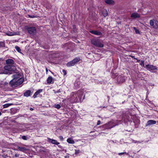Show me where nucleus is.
<instances>
[{
    "label": "nucleus",
    "mask_w": 158,
    "mask_h": 158,
    "mask_svg": "<svg viewBox=\"0 0 158 158\" xmlns=\"http://www.w3.org/2000/svg\"><path fill=\"white\" fill-rule=\"evenodd\" d=\"M12 104L11 103H6L5 104H4L3 105V108H7L10 106L12 105Z\"/></svg>",
    "instance_id": "b1692460"
},
{
    "label": "nucleus",
    "mask_w": 158,
    "mask_h": 158,
    "mask_svg": "<svg viewBox=\"0 0 158 158\" xmlns=\"http://www.w3.org/2000/svg\"><path fill=\"white\" fill-rule=\"evenodd\" d=\"M105 2L106 4L109 5H113L114 3V2L112 0H106Z\"/></svg>",
    "instance_id": "aec40b11"
},
{
    "label": "nucleus",
    "mask_w": 158,
    "mask_h": 158,
    "mask_svg": "<svg viewBox=\"0 0 158 158\" xmlns=\"http://www.w3.org/2000/svg\"><path fill=\"white\" fill-rule=\"evenodd\" d=\"M2 64L3 60L2 58H0V74H11V72L15 69V66L10 65H6L2 68Z\"/></svg>",
    "instance_id": "20e7f679"
},
{
    "label": "nucleus",
    "mask_w": 158,
    "mask_h": 158,
    "mask_svg": "<svg viewBox=\"0 0 158 158\" xmlns=\"http://www.w3.org/2000/svg\"><path fill=\"white\" fill-rule=\"evenodd\" d=\"M80 60L79 58H76L73 60L68 62L67 64V66L68 67H70L74 66L76 63L79 62Z\"/></svg>",
    "instance_id": "0eeeda50"
},
{
    "label": "nucleus",
    "mask_w": 158,
    "mask_h": 158,
    "mask_svg": "<svg viewBox=\"0 0 158 158\" xmlns=\"http://www.w3.org/2000/svg\"><path fill=\"white\" fill-rule=\"evenodd\" d=\"M46 70L47 71V69H46Z\"/></svg>",
    "instance_id": "c03bdc74"
},
{
    "label": "nucleus",
    "mask_w": 158,
    "mask_h": 158,
    "mask_svg": "<svg viewBox=\"0 0 158 158\" xmlns=\"http://www.w3.org/2000/svg\"><path fill=\"white\" fill-rule=\"evenodd\" d=\"M42 91V89H39L35 93L34 95H33V97L34 98H36L37 97V95L39 94Z\"/></svg>",
    "instance_id": "f3484780"
},
{
    "label": "nucleus",
    "mask_w": 158,
    "mask_h": 158,
    "mask_svg": "<svg viewBox=\"0 0 158 158\" xmlns=\"http://www.w3.org/2000/svg\"><path fill=\"white\" fill-rule=\"evenodd\" d=\"M65 158H67V157L65 156Z\"/></svg>",
    "instance_id": "37998d69"
},
{
    "label": "nucleus",
    "mask_w": 158,
    "mask_h": 158,
    "mask_svg": "<svg viewBox=\"0 0 158 158\" xmlns=\"http://www.w3.org/2000/svg\"><path fill=\"white\" fill-rule=\"evenodd\" d=\"M48 141L49 142L51 143L54 144H56L57 145L60 144V143L58 142L56 140L52 139L49 138H48Z\"/></svg>",
    "instance_id": "9d476101"
},
{
    "label": "nucleus",
    "mask_w": 158,
    "mask_h": 158,
    "mask_svg": "<svg viewBox=\"0 0 158 158\" xmlns=\"http://www.w3.org/2000/svg\"><path fill=\"white\" fill-rule=\"evenodd\" d=\"M125 81L124 77L119 75L117 78V81L118 83L123 82Z\"/></svg>",
    "instance_id": "ddd939ff"
},
{
    "label": "nucleus",
    "mask_w": 158,
    "mask_h": 158,
    "mask_svg": "<svg viewBox=\"0 0 158 158\" xmlns=\"http://www.w3.org/2000/svg\"><path fill=\"white\" fill-rule=\"evenodd\" d=\"M90 32L93 34L98 36H101L102 35V32L97 31L93 30L90 31Z\"/></svg>",
    "instance_id": "9b49d317"
},
{
    "label": "nucleus",
    "mask_w": 158,
    "mask_h": 158,
    "mask_svg": "<svg viewBox=\"0 0 158 158\" xmlns=\"http://www.w3.org/2000/svg\"><path fill=\"white\" fill-rule=\"evenodd\" d=\"M123 154H127V155H128V153H127L126 152H123L119 153L118 154V155H120V156H121V155H123Z\"/></svg>",
    "instance_id": "c756f323"
},
{
    "label": "nucleus",
    "mask_w": 158,
    "mask_h": 158,
    "mask_svg": "<svg viewBox=\"0 0 158 158\" xmlns=\"http://www.w3.org/2000/svg\"><path fill=\"white\" fill-rule=\"evenodd\" d=\"M101 123V121L100 120H98L97 122V125H98L100 124Z\"/></svg>",
    "instance_id": "c9c22d12"
},
{
    "label": "nucleus",
    "mask_w": 158,
    "mask_h": 158,
    "mask_svg": "<svg viewBox=\"0 0 158 158\" xmlns=\"http://www.w3.org/2000/svg\"><path fill=\"white\" fill-rule=\"evenodd\" d=\"M31 93V91L30 90L26 91L24 94V95L25 96L28 97L30 96Z\"/></svg>",
    "instance_id": "6ab92c4d"
},
{
    "label": "nucleus",
    "mask_w": 158,
    "mask_h": 158,
    "mask_svg": "<svg viewBox=\"0 0 158 158\" xmlns=\"http://www.w3.org/2000/svg\"><path fill=\"white\" fill-rule=\"evenodd\" d=\"M7 35L9 36H12L17 35V34L16 32H9L8 33H7Z\"/></svg>",
    "instance_id": "4be33fe9"
},
{
    "label": "nucleus",
    "mask_w": 158,
    "mask_h": 158,
    "mask_svg": "<svg viewBox=\"0 0 158 158\" xmlns=\"http://www.w3.org/2000/svg\"><path fill=\"white\" fill-rule=\"evenodd\" d=\"M134 30H135V32L136 34H139V31L137 30V29H136L135 27H134Z\"/></svg>",
    "instance_id": "cd10ccee"
},
{
    "label": "nucleus",
    "mask_w": 158,
    "mask_h": 158,
    "mask_svg": "<svg viewBox=\"0 0 158 158\" xmlns=\"http://www.w3.org/2000/svg\"><path fill=\"white\" fill-rule=\"evenodd\" d=\"M84 93L83 90H79L76 93L72 92L70 101L72 103L81 102L85 98Z\"/></svg>",
    "instance_id": "7ed1b4c3"
},
{
    "label": "nucleus",
    "mask_w": 158,
    "mask_h": 158,
    "mask_svg": "<svg viewBox=\"0 0 158 158\" xmlns=\"http://www.w3.org/2000/svg\"><path fill=\"white\" fill-rule=\"evenodd\" d=\"M15 156L16 157H17L19 156V154H15Z\"/></svg>",
    "instance_id": "58836bf2"
},
{
    "label": "nucleus",
    "mask_w": 158,
    "mask_h": 158,
    "mask_svg": "<svg viewBox=\"0 0 158 158\" xmlns=\"http://www.w3.org/2000/svg\"><path fill=\"white\" fill-rule=\"evenodd\" d=\"M5 46V44L3 42H0V48L3 47Z\"/></svg>",
    "instance_id": "bb28decb"
},
{
    "label": "nucleus",
    "mask_w": 158,
    "mask_h": 158,
    "mask_svg": "<svg viewBox=\"0 0 158 158\" xmlns=\"http://www.w3.org/2000/svg\"><path fill=\"white\" fill-rule=\"evenodd\" d=\"M80 152V150H75V154L76 155L78 154Z\"/></svg>",
    "instance_id": "7c9ffc66"
},
{
    "label": "nucleus",
    "mask_w": 158,
    "mask_h": 158,
    "mask_svg": "<svg viewBox=\"0 0 158 158\" xmlns=\"http://www.w3.org/2000/svg\"><path fill=\"white\" fill-rule=\"evenodd\" d=\"M140 64L142 66H143V67H144V62L143 61H141V62Z\"/></svg>",
    "instance_id": "c85d7f7f"
},
{
    "label": "nucleus",
    "mask_w": 158,
    "mask_h": 158,
    "mask_svg": "<svg viewBox=\"0 0 158 158\" xmlns=\"http://www.w3.org/2000/svg\"><path fill=\"white\" fill-rule=\"evenodd\" d=\"M140 15L136 13H132L131 15V17L133 18H136L139 17Z\"/></svg>",
    "instance_id": "dca6fc26"
},
{
    "label": "nucleus",
    "mask_w": 158,
    "mask_h": 158,
    "mask_svg": "<svg viewBox=\"0 0 158 158\" xmlns=\"http://www.w3.org/2000/svg\"><path fill=\"white\" fill-rule=\"evenodd\" d=\"M62 72H63V74L64 75H65L66 74V71L65 70H62Z\"/></svg>",
    "instance_id": "72a5a7b5"
},
{
    "label": "nucleus",
    "mask_w": 158,
    "mask_h": 158,
    "mask_svg": "<svg viewBox=\"0 0 158 158\" xmlns=\"http://www.w3.org/2000/svg\"><path fill=\"white\" fill-rule=\"evenodd\" d=\"M150 24L151 26L155 28H158V21L155 20H151L150 21Z\"/></svg>",
    "instance_id": "6e6552de"
},
{
    "label": "nucleus",
    "mask_w": 158,
    "mask_h": 158,
    "mask_svg": "<svg viewBox=\"0 0 158 158\" xmlns=\"http://www.w3.org/2000/svg\"><path fill=\"white\" fill-rule=\"evenodd\" d=\"M17 148L18 150L23 152H25L27 150V149L26 148L23 147H18Z\"/></svg>",
    "instance_id": "a211bd4d"
},
{
    "label": "nucleus",
    "mask_w": 158,
    "mask_h": 158,
    "mask_svg": "<svg viewBox=\"0 0 158 158\" xmlns=\"http://www.w3.org/2000/svg\"><path fill=\"white\" fill-rule=\"evenodd\" d=\"M54 79L51 76L48 77L47 79V82L48 84H52L54 83Z\"/></svg>",
    "instance_id": "4468645a"
},
{
    "label": "nucleus",
    "mask_w": 158,
    "mask_h": 158,
    "mask_svg": "<svg viewBox=\"0 0 158 158\" xmlns=\"http://www.w3.org/2000/svg\"><path fill=\"white\" fill-rule=\"evenodd\" d=\"M67 141L69 143L74 144L75 143L74 141L71 138H68Z\"/></svg>",
    "instance_id": "412c9836"
},
{
    "label": "nucleus",
    "mask_w": 158,
    "mask_h": 158,
    "mask_svg": "<svg viewBox=\"0 0 158 158\" xmlns=\"http://www.w3.org/2000/svg\"><path fill=\"white\" fill-rule=\"evenodd\" d=\"M133 142H134L135 143H140V142L139 141H136V140H133Z\"/></svg>",
    "instance_id": "f704fd0d"
},
{
    "label": "nucleus",
    "mask_w": 158,
    "mask_h": 158,
    "mask_svg": "<svg viewBox=\"0 0 158 158\" xmlns=\"http://www.w3.org/2000/svg\"><path fill=\"white\" fill-rule=\"evenodd\" d=\"M146 69L152 72H155V70H157V67L151 64H147L145 66Z\"/></svg>",
    "instance_id": "423d86ee"
},
{
    "label": "nucleus",
    "mask_w": 158,
    "mask_h": 158,
    "mask_svg": "<svg viewBox=\"0 0 158 158\" xmlns=\"http://www.w3.org/2000/svg\"><path fill=\"white\" fill-rule=\"evenodd\" d=\"M28 17H30V18H34L35 17L33 15V16H32V15H28Z\"/></svg>",
    "instance_id": "e433bc0d"
},
{
    "label": "nucleus",
    "mask_w": 158,
    "mask_h": 158,
    "mask_svg": "<svg viewBox=\"0 0 158 158\" xmlns=\"http://www.w3.org/2000/svg\"><path fill=\"white\" fill-rule=\"evenodd\" d=\"M102 14H103V15L105 17H106L108 15V13L107 11L106 10H104L102 12Z\"/></svg>",
    "instance_id": "5701e85b"
},
{
    "label": "nucleus",
    "mask_w": 158,
    "mask_h": 158,
    "mask_svg": "<svg viewBox=\"0 0 158 158\" xmlns=\"http://www.w3.org/2000/svg\"><path fill=\"white\" fill-rule=\"evenodd\" d=\"M15 49L19 52H21V49L18 46H16L15 47Z\"/></svg>",
    "instance_id": "393cba45"
},
{
    "label": "nucleus",
    "mask_w": 158,
    "mask_h": 158,
    "mask_svg": "<svg viewBox=\"0 0 158 158\" xmlns=\"http://www.w3.org/2000/svg\"><path fill=\"white\" fill-rule=\"evenodd\" d=\"M131 115L129 114H127L125 113L122 112L120 113L119 118L118 120L120 122L118 124H116L112 120L107 123L104 125L103 127L106 129H111L114 126L122 123V122L126 123L127 122L131 121Z\"/></svg>",
    "instance_id": "f257e3e1"
},
{
    "label": "nucleus",
    "mask_w": 158,
    "mask_h": 158,
    "mask_svg": "<svg viewBox=\"0 0 158 158\" xmlns=\"http://www.w3.org/2000/svg\"><path fill=\"white\" fill-rule=\"evenodd\" d=\"M13 79L10 82V84L12 87H17L21 84L24 80L23 75L19 73H17L13 75Z\"/></svg>",
    "instance_id": "f03ea898"
},
{
    "label": "nucleus",
    "mask_w": 158,
    "mask_h": 158,
    "mask_svg": "<svg viewBox=\"0 0 158 158\" xmlns=\"http://www.w3.org/2000/svg\"><path fill=\"white\" fill-rule=\"evenodd\" d=\"M58 146H59V147H60V148L61 147V146L60 145H59Z\"/></svg>",
    "instance_id": "79ce46f5"
},
{
    "label": "nucleus",
    "mask_w": 158,
    "mask_h": 158,
    "mask_svg": "<svg viewBox=\"0 0 158 158\" xmlns=\"http://www.w3.org/2000/svg\"><path fill=\"white\" fill-rule=\"evenodd\" d=\"M1 114H2V113H1V112L0 111V116H1Z\"/></svg>",
    "instance_id": "a19ab883"
},
{
    "label": "nucleus",
    "mask_w": 158,
    "mask_h": 158,
    "mask_svg": "<svg viewBox=\"0 0 158 158\" xmlns=\"http://www.w3.org/2000/svg\"><path fill=\"white\" fill-rule=\"evenodd\" d=\"M54 107L55 108H56L58 109H59L61 107L60 105L59 104H56L54 105Z\"/></svg>",
    "instance_id": "a878e982"
},
{
    "label": "nucleus",
    "mask_w": 158,
    "mask_h": 158,
    "mask_svg": "<svg viewBox=\"0 0 158 158\" xmlns=\"http://www.w3.org/2000/svg\"><path fill=\"white\" fill-rule=\"evenodd\" d=\"M59 138L60 140H62L63 139V137L62 136H59Z\"/></svg>",
    "instance_id": "4c0bfd02"
},
{
    "label": "nucleus",
    "mask_w": 158,
    "mask_h": 158,
    "mask_svg": "<svg viewBox=\"0 0 158 158\" xmlns=\"http://www.w3.org/2000/svg\"><path fill=\"white\" fill-rule=\"evenodd\" d=\"M156 121L153 120H149L147 122L146 126H150L156 124Z\"/></svg>",
    "instance_id": "f8f14e48"
},
{
    "label": "nucleus",
    "mask_w": 158,
    "mask_h": 158,
    "mask_svg": "<svg viewBox=\"0 0 158 158\" xmlns=\"http://www.w3.org/2000/svg\"><path fill=\"white\" fill-rule=\"evenodd\" d=\"M21 138L23 140H26L27 139V137L25 136H22Z\"/></svg>",
    "instance_id": "473e14b6"
},
{
    "label": "nucleus",
    "mask_w": 158,
    "mask_h": 158,
    "mask_svg": "<svg viewBox=\"0 0 158 158\" xmlns=\"http://www.w3.org/2000/svg\"><path fill=\"white\" fill-rule=\"evenodd\" d=\"M27 31L30 34L32 35H34L36 32V29L34 27L28 28L27 29Z\"/></svg>",
    "instance_id": "1a4fd4ad"
},
{
    "label": "nucleus",
    "mask_w": 158,
    "mask_h": 158,
    "mask_svg": "<svg viewBox=\"0 0 158 158\" xmlns=\"http://www.w3.org/2000/svg\"><path fill=\"white\" fill-rule=\"evenodd\" d=\"M28 125H26V126H27V127H26V128L25 129H24L23 130V131H25V130H26L27 129H31V128H30V127L29 126H28Z\"/></svg>",
    "instance_id": "2f4dec72"
},
{
    "label": "nucleus",
    "mask_w": 158,
    "mask_h": 158,
    "mask_svg": "<svg viewBox=\"0 0 158 158\" xmlns=\"http://www.w3.org/2000/svg\"><path fill=\"white\" fill-rule=\"evenodd\" d=\"M91 42L92 44L97 47L102 48L104 46V45L98 39H93L91 40Z\"/></svg>",
    "instance_id": "39448f33"
},
{
    "label": "nucleus",
    "mask_w": 158,
    "mask_h": 158,
    "mask_svg": "<svg viewBox=\"0 0 158 158\" xmlns=\"http://www.w3.org/2000/svg\"><path fill=\"white\" fill-rule=\"evenodd\" d=\"M6 64L8 65H13L12 64H13L14 63V61L12 59H8L6 60Z\"/></svg>",
    "instance_id": "2eb2a0df"
},
{
    "label": "nucleus",
    "mask_w": 158,
    "mask_h": 158,
    "mask_svg": "<svg viewBox=\"0 0 158 158\" xmlns=\"http://www.w3.org/2000/svg\"><path fill=\"white\" fill-rule=\"evenodd\" d=\"M33 109L32 108H30V110L31 111H32V110H33Z\"/></svg>",
    "instance_id": "ea45409f"
}]
</instances>
